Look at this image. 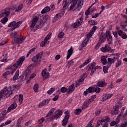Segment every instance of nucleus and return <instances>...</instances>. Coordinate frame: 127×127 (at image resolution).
Segmentation results:
<instances>
[{"instance_id": "40", "label": "nucleus", "mask_w": 127, "mask_h": 127, "mask_svg": "<svg viewBox=\"0 0 127 127\" xmlns=\"http://www.w3.org/2000/svg\"><path fill=\"white\" fill-rule=\"evenodd\" d=\"M19 102L20 104H22L23 102V95L22 94H20L19 95Z\"/></svg>"}, {"instance_id": "53", "label": "nucleus", "mask_w": 127, "mask_h": 127, "mask_svg": "<svg viewBox=\"0 0 127 127\" xmlns=\"http://www.w3.org/2000/svg\"><path fill=\"white\" fill-rule=\"evenodd\" d=\"M64 36V33L62 32L60 33L58 35L59 38H62Z\"/></svg>"}, {"instance_id": "22", "label": "nucleus", "mask_w": 127, "mask_h": 127, "mask_svg": "<svg viewBox=\"0 0 127 127\" xmlns=\"http://www.w3.org/2000/svg\"><path fill=\"white\" fill-rule=\"evenodd\" d=\"M111 51V47H110V46L109 45H106L104 47H102L101 49V51L102 52H109V51Z\"/></svg>"}, {"instance_id": "42", "label": "nucleus", "mask_w": 127, "mask_h": 127, "mask_svg": "<svg viewBox=\"0 0 127 127\" xmlns=\"http://www.w3.org/2000/svg\"><path fill=\"white\" fill-rule=\"evenodd\" d=\"M119 123H120V120H118V122L112 121L110 123V126L111 127H115V126H116V125H118V124H119Z\"/></svg>"}, {"instance_id": "58", "label": "nucleus", "mask_w": 127, "mask_h": 127, "mask_svg": "<svg viewBox=\"0 0 127 127\" xmlns=\"http://www.w3.org/2000/svg\"><path fill=\"white\" fill-rule=\"evenodd\" d=\"M121 37L122 38H123V39H127V35L126 34H123L121 35Z\"/></svg>"}, {"instance_id": "34", "label": "nucleus", "mask_w": 127, "mask_h": 127, "mask_svg": "<svg viewBox=\"0 0 127 127\" xmlns=\"http://www.w3.org/2000/svg\"><path fill=\"white\" fill-rule=\"evenodd\" d=\"M18 76H19V70H17L15 73L14 77H13V80L15 81L18 79Z\"/></svg>"}, {"instance_id": "15", "label": "nucleus", "mask_w": 127, "mask_h": 127, "mask_svg": "<svg viewBox=\"0 0 127 127\" xmlns=\"http://www.w3.org/2000/svg\"><path fill=\"white\" fill-rule=\"evenodd\" d=\"M51 38V34L49 33L46 36V37L45 38L44 41H43L41 43L40 46H41V47H44V46H45V45H47V44H48V43H47V41H48V40L50 39Z\"/></svg>"}, {"instance_id": "61", "label": "nucleus", "mask_w": 127, "mask_h": 127, "mask_svg": "<svg viewBox=\"0 0 127 127\" xmlns=\"http://www.w3.org/2000/svg\"><path fill=\"white\" fill-rule=\"evenodd\" d=\"M9 71H7L3 74V77H6L7 75H9Z\"/></svg>"}, {"instance_id": "16", "label": "nucleus", "mask_w": 127, "mask_h": 127, "mask_svg": "<svg viewBox=\"0 0 127 127\" xmlns=\"http://www.w3.org/2000/svg\"><path fill=\"white\" fill-rule=\"evenodd\" d=\"M99 36V42L100 43H103L106 41V34L103 32H100L98 34Z\"/></svg>"}, {"instance_id": "26", "label": "nucleus", "mask_w": 127, "mask_h": 127, "mask_svg": "<svg viewBox=\"0 0 127 127\" xmlns=\"http://www.w3.org/2000/svg\"><path fill=\"white\" fill-rule=\"evenodd\" d=\"M84 80H85V78H83V76H80V78L76 81L75 83L76 87L80 86V85H81V83H82V82H84Z\"/></svg>"}, {"instance_id": "47", "label": "nucleus", "mask_w": 127, "mask_h": 127, "mask_svg": "<svg viewBox=\"0 0 127 127\" xmlns=\"http://www.w3.org/2000/svg\"><path fill=\"white\" fill-rule=\"evenodd\" d=\"M121 64H122L121 61L118 60L116 63V68H118V67H120V66H121Z\"/></svg>"}, {"instance_id": "62", "label": "nucleus", "mask_w": 127, "mask_h": 127, "mask_svg": "<svg viewBox=\"0 0 127 127\" xmlns=\"http://www.w3.org/2000/svg\"><path fill=\"white\" fill-rule=\"evenodd\" d=\"M11 123V121H7L5 123V124H4V126H7V125H9Z\"/></svg>"}, {"instance_id": "56", "label": "nucleus", "mask_w": 127, "mask_h": 127, "mask_svg": "<svg viewBox=\"0 0 127 127\" xmlns=\"http://www.w3.org/2000/svg\"><path fill=\"white\" fill-rule=\"evenodd\" d=\"M90 8H91V7L88 8L87 10L85 11V15L88 16L89 14H90Z\"/></svg>"}, {"instance_id": "14", "label": "nucleus", "mask_w": 127, "mask_h": 127, "mask_svg": "<svg viewBox=\"0 0 127 127\" xmlns=\"http://www.w3.org/2000/svg\"><path fill=\"white\" fill-rule=\"evenodd\" d=\"M96 29H98V27L96 26H94L92 28L91 31L87 35L86 37L87 40H90V38L93 36V34H94V33L96 31Z\"/></svg>"}, {"instance_id": "18", "label": "nucleus", "mask_w": 127, "mask_h": 127, "mask_svg": "<svg viewBox=\"0 0 127 127\" xmlns=\"http://www.w3.org/2000/svg\"><path fill=\"white\" fill-rule=\"evenodd\" d=\"M116 60L115 57H113V59L108 58L107 67H108V68H110V67H111V66H112V64H114V63H115V62H116Z\"/></svg>"}, {"instance_id": "9", "label": "nucleus", "mask_w": 127, "mask_h": 127, "mask_svg": "<svg viewBox=\"0 0 127 127\" xmlns=\"http://www.w3.org/2000/svg\"><path fill=\"white\" fill-rule=\"evenodd\" d=\"M21 23H22V21H19L16 23V22L14 21L13 22H11L8 25V27H11L12 26H13V28H11V30H14V29L17 28V27H19Z\"/></svg>"}, {"instance_id": "3", "label": "nucleus", "mask_w": 127, "mask_h": 127, "mask_svg": "<svg viewBox=\"0 0 127 127\" xmlns=\"http://www.w3.org/2000/svg\"><path fill=\"white\" fill-rule=\"evenodd\" d=\"M101 91V88H100L97 85H93L89 87L83 93L84 96H87L88 94H91L95 92L96 94H99Z\"/></svg>"}, {"instance_id": "1", "label": "nucleus", "mask_w": 127, "mask_h": 127, "mask_svg": "<svg viewBox=\"0 0 127 127\" xmlns=\"http://www.w3.org/2000/svg\"><path fill=\"white\" fill-rule=\"evenodd\" d=\"M62 112H59L58 113H54L53 112H50L46 116V119L49 122H53L55 119L56 120L59 119V118L62 116Z\"/></svg>"}, {"instance_id": "33", "label": "nucleus", "mask_w": 127, "mask_h": 127, "mask_svg": "<svg viewBox=\"0 0 127 127\" xmlns=\"http://www.w3.org/2000/svg\"><path fill=\"white\" fill-rule=\"evenodd\" d=\"M101 62L103 65H106L107 64V57L103 56L101 58Z\"/></svg>"}, {"instance_id": "13", "label": "nucleus", "mask_w": 127, "mask_h": 127, "mask_svg": "<svg viewBox=\"0 0 127 127\" xmlns=\"http://www.w3.org/2000/svg\"><path fill=\"white\" fill-rule=\"evenodd\" d=\"M105 38L107 39L109 44H112V43H113V37L110 32L107 31L106 32Z\"/></svg>"}, {"instance_id": "37", "label": "nucleus", "mask_w": 127, "mask_h": 127, "mask_svg": "<svg viewBox=\"0 0 127 127\" xmlns=\"http://www.w3.org/2000/svg\"><path fill=\"white\" fill-rule=\"evenodd\" d=\"M88 41H89V40H88V39H87V37H86V38L84 40V41L80 45V46H81L82 47H85V46L87 45V44L88 43Z\"/></svg>"}, {"instance_id": "48", "label": "nucleus", "mask_w": 127, "mask_h": 127, "mask_svg": "<svg viewBox=\"0 0 127 127\" xmlns=\"http://www.w3.org/2000/svg\"><path fill=\"white\" fill-rule=\"evenodd\" d=\"M43 122H44V118L42 117L38 121V124H39V125H41Z\"/></svg>"}, {"instance_id": "20", "label": "nucleus", "mask_w": 127, "mask_h": 127, "mask_svg": "<svg viewBox=\"0 0 127 127\" xmlns=\"http://www.w3.org/2000/svg\"><path fill=\"white\" fill-rule=\"evenodd\" d=\"M75 87V85L74 84H71L70 86L68 87L67 88V91L66 92L67 95H70L71 93H73L74 91V87Z\"/></svg>"}, {"instance_id": "38", "label": "nucleus", "mask_w": 127, "mask_h": 127, "mask_svg": "<svg viewBox=\"0 0 127 127\" xmlns=\"http://www.w3.org/2000/svg\"><path fill=\"white\" fill-rule=\"evenodd\" d=\"M90 61H91V60L87 59L85 63H84L80 65V68H82V67H84V66H85V65H87V64L90 63Z\"/></svg>"}, {"instance_id": "30", "label": "nucleus", "mask_w": 127, "mask_h": 127, "mask_svg": "<svg viewBox=\"0 0 127 127\" xmlns=\"http://www.w3.org/2000/svg\"><path fill=\"white\" fill-rule=\"evenodd\" d=\"M6 116V112H2L0 114V123L3 121V120L5 118V116Z\"/></svg>"}, {"instance_id": "41", "label": "nucleus", "mask_w": 127, "mask_h": 127, "mask_svg": "<svg viewBox=\"0 0 127 127\" xmlns=\"http://www.w3.org/2000/svg\"><path fill=\"white\" fill-rule=\"evenodd\" d=\"M30 68V67L28 66L27 68V69L26 70V71H25V74L27 76V75H30L31 73V70H30V68Z\"/></svg>"}, {"instance_id": "51", "label": "nucleus", "mask_w": 127, "mask_h": 127, "mask_svg": "<svg viewBox=\"0 0 127 127\" xmlns=\"http://www.w3.org/2000/svg\"><path fill=\"white\" fill-rule=\"evenodd\" d=\"M16 7V6H15V5H13L11 7H8V8H9V11H10L11 10H14Z\"/></svg>"}, {"instance_id": "27", "label": "nucleus", "mask_w": 127, "mask_h": 127, "mask_svg": "<svg viewBox=\"0 0 127 127\" xmlns=\"http://www.w3.org/2000/svg\"><path fill=\"white\" fill-rule=\"evenodd\" d=\"M91 104V101L90 100H87L84 103L83 106L82 107V110H84V109H87V107Z\"/></svg>"}, {"instance_id": "46", "label": "nucleus", "mask_w": 127, "mask_h": 127, "mask_svg": "<svg viewBox=\"0 0 127 127\" xmlns=\"http://www.w3.org/2000/svg\"><path fill=\"white\" fill-rule=\"evenodd\" d=\"M108 67L106 66H104L103 68V72L105 74H107L108 72H109V70L108 69Z\"/></svg>"}, {"instance_id": "29", "label": "nucleus", "mask_w": 127, "mask_h": 127, "mask_svg": "<svg viewBox=\"0 0 127 127\" xmlns=\"http://www.w3.org/2000/svg\"><path fill=\"white\" fill-rule=\"evenodd\" d=\"M98 86L99 87H105L107 84L105 82V80H100L99 82H97Z\"/></svg>"}, {"instance_id": "55", "label": "nucleus", "mask_w": 127, "mask_h": 127, "mask_svg": "<svg viewBox=\"0 0 127 127\" xmlns=\"http://www.w3.org/2000/svg\"><path fill=\"white\" fill-rule=\"evenodd\" d=\"M59 19V18L58 17V15H56V16H55L53 20V22H55L56 21L58 20Z\"/></svg>"}, {"instance_id": "10", "label": "nucleus", "mask_w": 127, "mask_h": 127, "mask_svg": "<svg viewBox=\"0 0 127 127\" xmlns=\"http://www.w3.org/2000/svg\"><path fill=\"white\" fill-rule=\"evenodd\" d=\"M70 118V113L69 112H64V117L62 121V126L65 127L69 122V118Z\"/></svg>"}, {"instance_id": "39", "label": "nucleus", "mask_w": 127, "mask_h": 127, "mask_svg": "<svg viewBox=\"0 0 127 127\" xmlns=\"http://www.w3.org/2000/svg\"><path fill=\"white\" fill-rule=\"evenodd\" d=\"M96 98H97V96L96 95H94L91 96V97L89 99H88V100L90 101V104H92V102H94V100H95Z\"/></svg>"}, {"instance_id": "35", "label": "nucleus", "mask_w": 127, "mask_h": 127, "mask_svg": "<svg viewBox=\"0 0 127 127\" xmlns=\"http://www.w3.org/2000/svg\"><path fill=\"white\" fill-rule=\"evenodd\" d=\"M23 7V4L21 3L19 4L17 6V8L15 10V11L16 12H19V11H20V10L22 9Z\"/></svg>"}, {"instance_id": "43", "label": "nucleus", "mask_w": 127, "mask_h": 127, "mask_svg": "<svg viewBox=\"0 0 127 127\" xmlns=\"http://www.w3.org/2000/svg\"><path fill=\"white\" fill-rule=\"evenodd\" d=\"M68 91V89L65 87H62L61 88V93H66V92H67Z\"/></svg>"}, {"instance_id": "32", "label": "nucleus", "mask_w": 127, "mask_h": 127, "mask_svg": "<svg viewBox=\"0 0 127 127\" xmlns=\"http://www.w3.org/2000/svg\"><path fill=\"white\" fill-rule=\"evenodd\" d=\"M49 11H50V7L49 6H47L41 11V13L43 14L44 13H46V12H49Z\"/></svg>"}, {"instance_id": "49", "label": "nucleus", "mask_w": 127, "mask_h": 127, "mask_svg": "<svg viewBox=\"0 0 127 127\" xmlns=\"http://www.w3.org/2000/svg\"><path fill=\"white\" fill-rule=\"evenodd\" d=\"M23 120V117H20L18 119L17 125H20L21 124V121Z\"/></svg>"}, {"instance_id": "24", "label": "nucleus", "mask_w": 127, "mask_h": 127, "mask_svg": "<svg viewBox=\"0 0 127 127\" xmlns=\"http://www.w3.org/2000/svg\"><path fill=\"white\" fill-rule=\"evenodd\" d=\"M61 0H58L57 4H59L60 2H61ZM67 0H64V2L63 3V8L64 9H66L68 7V3L66 1Z\"/></svg>"}, {"instance_id": "31", "label": "nucleus", "mask_w": 127, "mask_h": 127, "mask_svg": "<svg viewBox=\"0 0 127 127\" xmlns=\"http://www.w3.org/2000/svg\"><path fill=\"white\" fill-rule=\"evenodd\" d=\"M82 24V22H80L79 19L77 20V21L75 22L72 26L73 28H77L78 26H80Z\"/></svg>"}, {"instance_id": "19", "label": "nucleus", "mask_w": 127, "mask_h": 127, "mask_svg": "<svg viewBox=\"0 0 127 127\" xmlns=\"http://www.w3.org/2000/svg\"><path fill=\"white\" fill-rule=\"evenodd\" d=\"M49 102H50V99H47L40 103L38 104V108H42V107H43L44 106H46V105H48Z\"/></svg>"}, {"instance_id": "57", "label": "nucleus", "mask_w": 127, "mask_h": 127, "mask_svg": "<svg viewBox=\"0 0 127 127\" xmlns=\"http://www.w3.org/2000/svg\"><path fill=\"white\" fill-rule=\"evenodd\" d=\"M89 22H90V24L91 25H96V21L95 20H91L90 21H89Z\"/></svg>"}, {"instance_id": "7", "label": "nucleus", "mask_w": 127, "mask_h": 127, "mask_svg": "<svg viewBox=\"0 0 127 127\" xmlns=\"http://www.w3.org/2000/svg\"><path fill=\"white\" fill-rule=\"evenodd\" d=\"M2 94L3 95V97H6V98H8V97L10 96V95H12L13 92H12V90H11V87H9L8 88L5 87L4 88L2 91Z\"/></svg>"}, {"instance_id": "54", "label": "nucleus", "mask_w": 127, "mask_h": 127, "mask_svg": "<svg viewBox=\"0 0 127 127\" xmlns=\"http://www.w3.org/2000/svg\"><path fill=\"white\" fill-rule=\"evenodd\" d=\"M31 124H32V120H30V121H28L27 122H26L25 123V126H26V127H28V126H30Z\"/></svg>"}, {"instance_id": "6", "label": "nucleus", "mask_w": 127, "mask_h": 127, "mask_svg": "<svg viewBox=\"0 0 127 127\" xmlns=\"http://www.w3.org/2000/svg\"><path fill=\"white\" fill-rule=\"evenodd\" d=\"M38 20V18L37 16H35L32 20V23L30 25V27L32 31H33V32H35V31H36L37 29H39V28L41 27V25H37L35 26V25L36 24V23H37Z\"/></svg>"}, {"instance_id": "8", "label": "nucleus", "mask_w": 127, "mask_h": 127, "mask_svg": "<svg viewBox=\"0 0 127 127\" xmlns=\"http://www.w3.org/2000/svg\"><path fill=\"white\" fill-rule=\"evenodd\" d=\"M9 15H10V11L8 7L5 8L0 12V18L3 17V16L8 17Z\"/></svg>"}, {"instance_id": "28", "label": "nucleus", "mask_w": 127, "mask_h": 127, "mask_svg": "<svg viewBox=\"0 0 127 127\" xmlns=\"http://www.w3.org/2000/svg\"><path fill=\"white\" fill-rule=\"evenodd\" d=\"M73 48L72 47H70V49H69L67 51V55L66 57V59H69L70 57H71V56L72 54H73Z\"/></svg>"}, {"instance_id": "36", "label": "nucleus", "mask_w": 127, "mask_h": 127, "mask_svg": "<svg viewBox=\"0 0 127 127\" xmlns=\"http://www.w3.org/2000/svg\"><path fill=\"white\" fill-rule=\"evenodd\" d=\"M8 21V18H7V17L4 16L1 20L0 22L1 23H2L3 24H5L6 22Z\"/></svg>"}, {"instance_id": "63", "label": "nucleus", "mask_w": 127, "mask_h": 127, "mask_svg": "<svg viewBox=\"0 0 127 127\" xmlns=\"http://www.w3.org/2000/svg\"><path fill=\"white\" fill-rule=\"evenodd\" d=\"M60 58H61V56L60 55H57L55 57L56 60H59Z\"/></svg>"}, {"instance_id": "25", "label": "nucleus", "mask_w": 127, "mask_h": 127, "mask_svg": "<svg viewBox=\"0 0 127 127\" xmlns=\"http://www.w3.org/2000/svg\"><path fill=\"white\" fill-rule=\"evenodd\" d=\"M16 107H17V104H16V102H14L13 104H12L11 106L8 108L7 111L10 112L11 110H14Z\"/></svg>"}, {"instance_id": "5", "label": "nucleus", "mask_w": 127, "mask_h": 127, "mask_svg": "<svg viewBox=\"0 0 127 127\" xmlns=\"http://www.w3.org/2000/svg\"><path fill=\"white\" fill-rule=\"evenodd\" d=\"M42 56H43V52H41L32 59V62L35 64L34 66H38L40 64Z\"/></svg>"}, {"instance_id": "23", "label": "nucleus", "mask_w": 127, "mask_h": 127, "mask_svg": "<svg viewBox=\"0 0 127 127\" xmlns=\"http://www.w3.org/2000/svg\"><path fill=\"white\" fill-rule=\"evenodd\" d=\"M42 75L43 79H47L49 77V73L47 71V69H44L42 71Z\"/></svg>"}, {"instance_id": "52", "label": "nucleus", "mask_w": 127, "mask_h": 127, "mask_svg": "<svg viewBox=\"0 0 127 127\" xmlns=\"http://www.w3.org/2000/svg\"><path fill=\"white\" fill-rule=\"evenodd\" d=\"M35 76H36V74H35V73H33L31 74L29 77L30 80H32V79H33V78H34L35 77Z\"/></svg>"}, {"instance_id": "2", "label": "nucleus", "mask_w": 127, "mask_h": 127, "mask_svg": "<svg viewBox=\"0 0 127 127\" xmlns=\"http://www.w3.org/2000/svg\"><path fill=\"white\" fill-rule=\"evenodd\" d=\"M25 60V58L24 57H21L19 59V60L16 62V63H15L11 67L12 71L11 72V75L14 73V71L16 70V69L17 68H20L21 66V65H22V64L23 63V62Z\"/></svg>"}, {"instance_id": "60", "label": "nucleus", "mask_w": 127, "mask_h": 127, "mask_svg": "<svg viewBox=\"0 0 127 127\" xmlns=\"http://www.w3.org/2000/svg\"><path fill=\"white\" fill-rule=\"evenodd\" d=\"M74 62L73 61V60H72L68 63V65H74Z\"/></svg>"}, {"instance_id": "50", "label": "nucleus", "mask_w": 127, "mask_h": 127, "mask_svg": "<svg viewBox=\"0 0 127 127\" xmlns=\"http://www.w3.org/2000/svg\"><path fill=\"white\" fill-rule=\"evenodd\" d=\"M102 43H100V42H98V43L95 46V49H96V50L99 49V48H100V47L101 46V45H102Z\"/></svg>"}, {"instance_id": "21", "label": "nucleus", "mask_w": 127, "mask_h": 127, "mask_svg": "<svg viewBox=\"0 0 127 127\" xmlns=\"http://www.w3.org/2000/svg\"><path fill=\"white\" fill-rule=\"evenodd\" d=\"M113 96L112 94H104L103 95L102 102H105L106 100H109Z\"/></svg>"}, {"instance_id": "44", "label": "nucleus", "mask_w": 127, "mask_h": 127, "mask_svg": "<svg viewBox=\"0 0 127 127\" xmlns=\"http://www.w3.org/2000/svg\"><path fill=\"white\" fill-rule=\"evenodd\" d=\"M55 91V88H51L50 90H49L47 92L48 95H51L53 92Z\"/></svg>"}, {"instance_id": "4", "label": "nucleus", "mask_w": 127, "mask_h": 127, "mask_svg": "<svg viewBox=\"0 0 127 127\" xmlns=\"http://www.w3.org/2000/svg\"><path fill=\"white\" fill-rule=\"evenodd\" d=\"M72 4H71L69 7V11L73 10V8L75 7V6L77 4V8L78 10H80V9L82 6H83V3L84 2V0H72L71 1Z\"/></svg>"}, {"instance_id": "45", "label": "nucleus", "mask_w": 127, "mask_h": 127, "mask_svg": "<svg viewBox=\"0 0 127 127\" xmlns=\"http://www.w3.org/2000/svg\"><path fill=\"white\" fill-rule=\"evenodd\" d=\"M33 89L34 92H38V84H35L34 85Z\"/></svg>"}, {"instance_id": "11", "label": "nucleus", "mask_w": 127, "mask_h": 127, "mask_svg": "<svg viewBox=\"0 0 127 127\" xmlns=\"http://www.w3.org/2000/svg\"><path fill=\"white\" fill-rule=\"evenodd\" d=\"M95 66H96V63H92L91 64H88L86 67V70L88 71H91V72L90 73L91 76H93V74L96 72V68H95Z\"/></svg>"}, {"instance_id": "12", "label": "nucleus", "mask_w": 127, "mask_h": 127, "mask_svg": "<svg viewBox=\"0 0 127 127\" xmlns=\"http://www.w3.org/2000/svg\"><path fill=\"white\" fill-rule=\"evenodd\" d=\"M123 105V102L122 101L119 100L117 101V103H116L115 106L113 108L114 112H118L120 110V108H122Z\"/></svg>"}, {"instance_id": "59", "label": "nucleus", "mask_w": 127, "mask_h": 127, "mask_svg": "<svg viewBox=\"0 0 127 127\" xmlns=\"http://www.w3.org/2000/svg\"><path fill=\"white\" fill-rule=\"evenodd\" d=\"M59 95H56L54 98H53V101H57L59 99Z\"/></svg>"}, {"instance_id": "17", "label": "nucleus", "mask_w": 127, "mask_h": 127, "mask_svg": "<svg viewBox=\"0 0 127 127\" xmlns=\"http://www.w3.org/2000/svg\"><path fill=\"white\" fill-rule=\"evenodd\" d=\"M25 39V37H17L16 38H15L13 41H12V43H22V41Z\"/></svg>"}, {"instance_id": "64", "label": "nucleus", "mask_w": 127, "mask_h": 127, "mask_svg": "<svg viewBox=\"0 0 127 127\" xmlns=\"http://www.w3.org/2000/svg\"><path fill=\"white\" fill-rule=\"evenodd\" d=\"M99 16V14L98 13H96L95 15H93L92 16V18H97Z\"/></svg>"}]
</instances>
